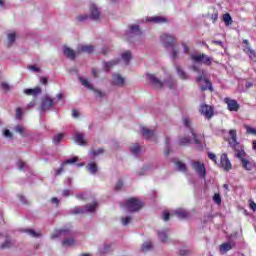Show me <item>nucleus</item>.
<instances>
[{
  "label": "nucleus",
  "instance_id": "f257e3e1",
  "mask_svg": "<svg viewBox=\"0 0 256 256\" xmlns=\"http://www.w3.org/2000/svg\"><path fill=\"white\" fill-rule=\"evenodd\" d=\"M227 142L229 147L232 148V151L235 152L234 157L241 161L245 171H253V169H256V162L247 159L249 156L247 155V152H245V146L237 141V130L232 129L229 131Z\"/></svg>",
  "mask_w": 256,
  "mask_h": 256
},
{
  "label": "nucleus",
  "instance_id": "f03ea898",
  "mask_svg": "<svg viewBox=\"0 0 256 256\" xmlns=\"http://www.w3.org/2000/svg\"><path fill=\"white\" fill-rule=\"evenodd\" d=\"M183 123H184L185 127H188L191 136H190V138H181L179 141V144L180 145H189V143H191V141H194V143H196V145H199V143H201L202 140L197 138V135L195 134V132L190 128L191 120H189V118H184Z\"/></svg>",
  "mask_w": 256,
  "mask_h": 256
},
{
  "label": "nucleus",
  "instance_id": "7ed1b4c3",
  "mask_svg": "<svg viewBox=\"0 0 256 256\" xmlns=\"http://www.w3.org/2000/svg\"><path fill=\"white\" fill-rule=\"evenodd\" d=\"M143 207V202H141L137 198H130L124 204V209L129 213H135V211H139Z\"/></svg>",
  "mask_w": 256,
  "mask_h": 256
},
{
  "label": "nucleus",
  "instance_id": "20e7f679",
  "mask_svg": "<svg viewBox=\"0 0 256 256\" xmlns=\"http://www.w3.org/2000/svg\"><path fill=\"white\" fill-rule=\"evenodd\" d=\"M96 209H97V203L94 202L92 204L86 205L85 209L81 207H75L71 210V213L73 215H79V213H93L95 212Z\"/></svg>",
  "mask_w": 256,
  "mask_h": 256
},
{
  "label": "nucleus",
  "instance_id": "39448f33",
  "mask_svg": "<svg viewBox=\"0 0 256 256\" xmlns=\"http://www.w3.org/2000/svg\"><path fill=\"white\" fill-rule=\"evenodd\" d=\"M191 59L195 61V63H204V65H211V63H213V58L205 54H193Z\"/></svg>",
  "mask_w": 256,
  "mask_h": 256
},
{
  "label": "nucleus",
  "instance_id": "423d86ee",
  "mask_svg": "<svg viewBox=\"0 0 256 256\" xmlns=\"http://www.w3.org/2000/svg\"><path fill=\"white\" fill-rule=\"evenodd\" d=\"M237 233H232L230 235L226 236V242H225V251H231V249H235V246L237 245Z\"/></svg>",
  "mask_w": 256,
  "mask_h": 256
},
{
  "label": "nucleus",
  "instance_id": "0eeeda50",
  "mask_svg": "<svg viewBox=\"0 0 256 256\" xmlns=\"http://www.w3.org/2000/svg\"><path fill=\"white\" fill-rule=\"evenodd\" d=\"M244 45V53H246V55H248L250 61H253V63H256V53L255 50H253L251 48V44H249V40H243Z\"/></svg>",
  "mask_w": 256,
  "mask_h": 256
},
{
  "label": "nucleus",
  "instance_id": "6e6552de",
  "mask_svg": "<svg viewBox=\"0 0 256 256\" xmlns=\"http://www.w3.org/2000/svg\"><path fill=\"white\" fill-rule=\"evenodd\" d=\"M225 103L227 105V109L228 111L237 113V111H239L241 105H239V102H237V100L235 99H231V98H225Z\"/></svg>",
  "mask_w": 256,
  "mask_h": 256
},
{
  "label": "nucleus",
  "instance_id": "1a4fd4ad",
  "mask_svg": "<svg viewBox=\"0 0 256 256\" xmlns=\"http://www.w3.org/2000/svg\"><path fill=\"white\" fill-rule=\"evenodd\" d=\"M192 167L200 177H205L207 171L205 170V165L199 161L192 162Z\"/></svg>",
  "mask_w": 256,
  "mask_h": 256
},
{
  "label": "nucleus",
  "instance_id": "9d476101",
  "mask_svg": "<svg viewBox=\"0 0 256 256\" xmlns=\"http://www.w3.org/2000/svg\"><path fill=\"white\" fill-rule=\"evenodd\" d=\"M197 83L201 85L202 91H207L209 89L210 91H213V88L211 87V82L203 77H199L196 79Z\"/></svg>",
  "mask_w": 256,
  "mask_h": 256
},
{
  "label": "nucleus",
  "instance_id": "9b49d317",
  "mask_svg": "<svg viewBox=\"0 0 256 256\" xmlns=\"http://www.w3.org/2000/svg\"><path fill=\"white\" fill-rule=\"evenodd\" d=\"M200 113L207 119H211L213 117V108L209 105H202L200 107Z\"/></svg>",
  "mask_w": 256,
  "mask_h": 256
},
{
  "label": "nucleus",
  "instance_id": "f8f14e48",
  "mask_svg": "<svg viewBox=\"0 0 256 256\" xmlns=\"http://www.w3.org/2000/svg\"><path fill=\"white\" fill-rule=\"evenodd\" d=\"M53 105H55V100L46 97L41 104V109L42 111H48V109H51V107H53Z\"/></svg>",
  "mask_w": 256,
  "mask_h": 256
},
{
  "label": "nucleus",
  "instance_id": "ddd939ff",
  "mask_svg": "<svg viewBox=\"0 0 256 256\" xmlns=\"http://www.w3.org/2000/svg\"><path fill=\"white\" fill-rule=\"evenodd\" d=\"M148 79L151 81L152 85L156 87V89H161L163 87V82H161L155 75L149 74Z\"/></svg>",
  "mask_w": 256,
  "mask_h": 256
},
{
  "label": "nucleus",
  "instance_id": "4468645a",
  "mask_svg": "<svg viewBox=\"0 0 256 256\" xmlns=\"http://www.w3.org/2000/svg\"><path fill=\"white\" fill-rule=\"evenodd\" d=\"M161 41L164 43L166 47H169V45H173L175 38L169 34H164L161 36Z\"/></svg>",
  "mask_w": 256,
  "mask_h": 256
},
{
  "label": "nucleus",
  "instance_id": "2eb2a0df",
  "mask_svg": "<svg viewBox=\"0 0 256 256\" xmlns=\"http://www.w3.org/2000/svg\"><path fill=\"white\" fill-rule=\"evenodd\" d=\"M77 161H79V157H77V156H75V157H73V158H70V159L64 161V162L62 163L61 168L56 171V175H61V172L63 171V166H64V165H71V164H73V163H77Z\"/></svg>",
  "mask_w": 256,
  "mask_h": 256
},
{
  "label": "nucleus",
  "instance_id": "dca6fc26",
  "mask_svg": "<svg viewBox=\"0 0 256 256\" xmlns=\"http://www.w3.org/2000/svg\"><path fill=\"white\" fill-rule=\"evenodd\" d=\"M71 235V231L69 230H57L55 233L52 234V239H57V237H69Z\"/></svg>",
  "mask_w": 256,
  "mask_h": 256
},
{
  "label": "nucleus",
  "instance_id": "f3484780",
  "mask_svg": "<svg viewBox=\"0 0 256 256\" xmlns=\"http://www.w3.org/2000/svg\"><path fill=\"white\" fill-rule=\"evenodd\" d=\"M95 48L92 45H81L78 47V53H93Z\"/></svg>",
  "mask_w": 256,
  "mask_h": 256
},
{
  "label": "nucleus",
  "instance_id": "a211bd4d",
  "mask_svg": "<svg viewBox=\"0 0 256 256\" xmlns=\"http://www.w3.org/2000/svg\"><path fill=\"white\" fill-rule=\"evenodd\" d=\"M25 95H32L33 97H37V95H41V88L36 87L33 89L24 90Z\"/></svg>",
  "mask_w": 256,
  "mask_h": 256
},
{
  "label": "nucleus",
  "instance_id": "6ab92c4d",
  "mask_svg": "<svg viewBox=\"0 0 256 256\" xmlns=\"http://www.w3.org/2000/svg\"><path fill=\"white\" fill-rule=\"evenodd\" d=\"M90 11H91V18L94 19V20H97L99 19V9L97 8V6H95V4H92L90 6Z\"/></svg>",
  "mask_w": 256,
  "mask_h": 256
},
{
  "label": "nucleus",
  "instance_id": "aec40b11",
  "mask_svg": "<svg viewBox=\"0 0 256 256\" xmlns=\"http://www.w3.org/2000/svg\"><path fill=\"white\" fill-rule=\"evenodd\" d=\"M112 83L114 85L121 86V85H123V83H125V79L123 77H121V75H119V74H114L113 79H112Z\"/></svg>",
  "mask_w": 256,
  "mask_h": 256
},
{
  "label": "nucleus",
  "instance_id": "412c9836",
  "mask_svg": "<svg viewBox=\"0 0 256 256\" xmlns=\"http://www.w3.org/2000/svg\"><path fill=\"white\" fill-rule=\"evenodd\" d=\"M147 21H150L152 23H166L167 19L165 17L156 16V17L147 18Z\"/></svg>",
  "mask_w": 256,
  "mask_h": 256
},
{
  "label": "nucleus",
  "instance_id": "4be33fe9",
  "mask_svg": "<svg viewBox=\"0 0 256 256\" xmlns=\"http://www.w3.org/2000/svg\"><path fill=\"white\" fill-rule=\"evenodd\" d=\"M175 215L178 219H187L189 217V213L183 209L176 210Z\"/></svg>",
  "mask_w": 256,
  "mask_h": 256
},
{
  "label": "nucleus",
  "instance_id": "5701e85b",
  "mask_svg": "<svg viewBox=\"0 0 256 256\" xmlns=\"http://www.w3.org/2000/svg\"><path fill=\"white\" fill-rule=\"evenodd\" d=\"M74 140L76 143H78V145H86L87 144V142H85V137L83 136V134L77 133L74 137Z\"/></svg>",
  "mask_w": 256,
  "mask_h": 256
},
{
  "label": "nucleus",
  "instance_id": "b1692460",
  "mask_svg": "<svg viewBox=\"0 0 256 256\" xmlns=\"http://www.w3.org/2000/svg\"><path fill=\"white\" fill-rule=\"evenodd\" d=\"M64 55L68 57L69 59H75V51H73L69 47H64Z\"/></svg>",
  "mask_w": 256,
  "mask_h": 256
},
{
  "label": "nucleus",
  "instance_id": "393cba45",
  "mask_svg": "<svg viewBox=\"0 0 256 256\" xmlns=\"http://www.w3.org/2000/svg\"><path fill=\"white\" fill-rule=\"evenodd\" d=\"M142 135L143 137H145V139H151V137H153V135H155V132H153L152 130H149L147 128H142Z\"/></svg>",
  "mask_w": 256,
  "mask_h": 256
},
{
  "label": "nucleus",
  "instance_id": "a878e982",
  "mask_svg": "<svg viewBox=\"0 0 256 256\" xmlns=\"http://www.w3.org/2000/svg\"><path fill=\"white\" fill-rule=\"evenodd\" d=\"M62 245L63 247H73V245H75V240L73 238L64 239Z\"/></svg>",
  "mask_w": 256,
  "mask_h": 256
},
{
  "label": "nucleus",
  "instance_id": "bb28decb",
  "mask_svg": "<svg viewBox=\"0 0 256 256\" xmlns=\"http://www.w3.org/2000/svg\"><path fill=\"white\" fill-rule=\"evenodd\" d=\"M122 59L125 62V64L127 65L129 63V61H131V51H126L122 54Z\"/></svg>",
  "mask_w": 256,
  "mask_h": 256
},
{
  "label": "nucleus",
  "instance_id": "cd10ccee",
  "mask_svg": "<svg viewBox=\"0 0 256 256\" xmlns=\"http://www.w3.org/2000/svg\"><path fill=\"white\" fill-rule=\"evenodd\" d=\"M80 83H82V85L84 87H86L87 89H93V85H91V83L89 82V80L85 79V78H80Z\"/></svg>",
  "mask_w": 256,
  "mask_h": 256
},
{
  "label": "nucleus",
  "instance_id": "c85d7f7f",
  "mask_svg": "<svg viewBox=\"0 0 256 256\" xmlns=\"http://www.w3.org/2000/svg\"><path fill=\"white\" fill-rule=\"evenodd\" d=\"M225 25L229 27V25H233V18H231V14L225 13Z\"/></svg>",
  "mask_w": 256,
  "mask_h": 256
},
{
  "label": "nucleus",
  "instance_id": "c756f323",
  "mask_svg": "<svg viewBox=\"0 0 256 256\" xmlns=\"http://www.w3.org/2000/svg\"><path fill=\"white\" fill-rule=\"evenodd\" d=\"M131 33H134V35H141V30L139 29L138 25H132L130 26Z\"/></svg>",
  "mask_w": 256,
  "mask_h": 256
},
{
  "label": "nucleus",
  "instance_id": "7c9ffc66",
  "mask_svg": "<svg viewBox=\"0 0 256 256\" xmlns=\"http://www.w3.org/2000/svg\"><path fill=\"white\" fill-rule=\"evenodd\" d=\"M15 43V32L8 34V47H11Z\"/></svg>",
  "mask_w": 256,
  "mask_h": 256
},
{
  "label": "nucleus",
  "instance_id": "2f4dec72",
  "mask_svg": "<svg viewBox=\"0 0 256 256\" xmlns=\"http://www.w3.org/2000/svg\"><path fill=\"white\" fill-rule=\"evenodd\" d=\"M87 169L90 171V173H97V164L90 163L87 165Z\"/></svg>",
  "mask_w": 256,
  "mask_h": 256
},
{
  "label": "nucleus",
  "instance_id": "473e14b6",
  "mask_svg": "<svg viewBox=\"0 0 256 256\" xmlns=\"http://www.w3.org/2000/svg\"><path fill=\"white\" fill-rule=\"evenodd\" d=\"M176 167L178 171H187V166L183 162H180V161L176 162Z\"/></svg>",
  "mask_w": 256,
  "mask_h": 256
},
{
  "label": "nucleus",
  "instance_id": "72a5a7b5",
  "mask_svg": "<svg viewBox=\"0 0 256 256\" xmlns=\"http://www.w3.org/2000/svg\"><path fill=\"white\" fill-rule=\"evenodd\" d=\"M63 137H64V135L61 134V133L56 135V136H54L53 143H55V145L61 143V141H63Z\"/></svg>",
  "mask_w": 256,
  "mask_h": 256
},
{
  "label": "nucleus",
  "instance_id": "f704fd0d",
  "mask_svg": "<svg viewBox=\"0 0 256 256\" xmlns=\"http://www.w3.org/2000/svg\"><path fill=\"white\" fill-rule=\"evenodd\" d=\"M176 69L179 77H181L182 79H188L187 74L181 69V67H177Z\"/></svg>",
  "mask_w": 256,
  "mask_h": 256
},
{
  "label": "nucleus",
  "instance_id": "c9c22d12",
  "mask_svg": "<svg viewBox=\"0 0 256 256\" xmlns=\"http://www.w3.org/2000/svg\"><path fill=\"white\" fill-rule=\"evenodd\" d=\"M149 249H153V244L151 242H145L142 245V251H149Z\"/></svg>",
  "mask_w": 256,
  "mask_h": 256
},
{
  "label": "nucleus",
  "instance_id": "e433bc0d",
  "mask_svg": "<svg viewBox=\"0 0 256 256\" xmlns=\"http://www.w3.org/2000/svg\"><path fill=\"white\" fill-rule=\"evenodd\" d=\"M113 65H117V61L106 62V63L104 64V69H105V71H109V69H110L111 67H113Z\"/></svg>",
  "mask_w": 256,
  "mask_h": 256
},
{
  "label": "nucleus",
  "instance_id": "4c0bfd02",
  "mask_svg": "<svg viewBox=\"0 0 256 256\" xmlns=\"http://www.w3.org/2000/svg\"><path fill=\"white\" fill-rule=\"evenodd\" d=\"M159 239L162 241V243H165L167 241V233L164 231L158 233Z\"/></svg>",
  "mask_w": 256,
  "mask_h": 256
},
{
  "label": "nucleus",
  "instance_id": "58836bf2",
  "mask_svg": "<svg viewBox=\"0 0 256 256\" xmlns=\"http://www.w3.org/2000/svg\"><path fill=\"white\" fill-rule=\"evenodd\" d=\"M16 133H20V135H25V127L18 125L15 127Z\"/></svg>",
  "mask_w": 256,
  "mask_h": 256
},
{
  "label": "nucleus",
  "instance_id": "ea45409f",
  "mask_svg": "<svg viewBox=\"0 0 256 256\" xmlns=\"http://www.w3.org/2000/svg\"><path fill=\"white\" fill-rule=\"evenodd\" d=\"M16 119H18V120L23 119V109L22 108L16 109Z\"/></svg>",
  "mask_w": 256,
  "mask_h": 256
},
{
  "label": "nucleus",
  "instance_id": "a19ab883",
  "mask_svg": "<svg viewBox=\"0 0 256 256\" xmlns=\"http://www.w3.org/2000/svg\"><path fill=\"white\" fill-rule=\"evenodd\" d=\"M131 151L134 155H138L140 151L139 144H135L134 146L131 147Z\"/></svg>",
  "mask_w": 256,
  "mask_h": 256
},
{
  "label": "nucleus",
  "instance_id": "79ce46f5",
  "mask_svg": "<svg viewBox=\"0 0 256 256\" xmlns=\"http://www.w3.org/2000/svg\"><path fill=\"white\" fill-rule=\"evenodd\" d=\"M11 245H13V242H11V240H6V242L1 245V249H9Z\"/></svg>",
  "mask_w": 256,
  "mask_h": 256
},
{
  "label": "nucleus",
  "instance_id": "37998d69",
  "mask_svg": "<svg viewBox=\"0 0 256 256\" xmlns=\"http://www.w3.org/2000/svg\"><path fill=\"white\" fill-rule=\"evenodd\" d=\"M213 201L216 203V205H221V196L219 194H215Z\"/></svg>",
  "mask_w": 256,
  "mask_h": 256
},
{
  "label": "nucleus",
  "instance_id": "c03bdc74",
  "mask_svg": "<svg viewBox=\"0 0 256 256\" xmlns=\"http://www.w3.org/2000/svg\"><path fill=\"white\" fill-rule=\"evenodd\" d=\"M231 169V161H229V158L227 156L225 157V171H229Z\"/></svg>",
  "mask_w": 256,
  "mask_h": 256
},
{
  "label": "nucleus",
  "instance_id": "a18cd8bd",
  "mask_svg": "<svg viewBox=\"0 0 256 256\" xmlns=\"http://www.w3.org/2000/svg\"><path fill=\"white\" fill-rule=\"evenodd\" d=\"M18 168L20 169V171H23V169H27V164L23 161H19Z\"/></svg>",
  "mask_w": 256,
  "mask_h": 256
},
{
  "label": "nucleus",
  "instance_id": "49530a36",
  "mask_svg": "<svg viewBox=\"0 0 256 256\" xmlns=\"http://www.w3.org/2000/svg\"><path fill=\"white\" fill-rule=\"evenodd\" d=\"M28 235H31V237H40L41 234L35 232V230H27Z\"/></svg>",
  "mask_w": 256,
  "mask_h": 256
},
{
  "label": "nucleus",
  "instance_id": "de8ad7c7",
  "mask_svg": "<svg viewBox=\"0 0 256 256\" xmlns=\"http://www.w3.org/2000/svg\"><path fill=\"white\" fill-rule=\"evenodd\" d=\"M131 223V216H127L126 218H122L123 225H129Z\"/></svg>",
  "mask_w": 256,
  "mask_h": 256
},
{
  "label": "nucleus",
  "instance_id": "09e8293b",
  "mask_svg": "<svg viewBox=\"0 0 256 256\" xmlns=\"http://www.w3.org/2000/svg\"><path fill=\"white\" fill-rule=\"evenodd\" d=\"M1 87L4 89V91H9L11 89V86H9L7 82H2Z\"/></svg>",
  "mask_w": 256,
  "mask_h": 256
},
{
  "label": "nucleus",
  "instance_id": "8fccbe9b",
  "mask_svg": "<svg viewBox=\"0 0 256 256\" xmlns=\"http://www.w3.org/2000/svg\"><path fill=\"white\" fill-rule=\"evenodd\" d=\"M28 69H30V71H34L35 73H39V71H41V69L35 65L28 66Z\"/></svg>",
  "mask_w": 256,
  "mask_h": 256
},
{
  "label": "nucleus",
  "instance_id": "3c124183",
  "mask_svg": "<svg viewBox=\"0 0 256 256\" xmlns=\"http://www.w3.org/2000/svg\"><path fill=\"white\" fill-rule=\"evenodd\" d=\"M162 217L164 221H169V217H171V215L169 214V212L164 211Z\"/></svg>",
  "mask_w": 256,
  "mask_h": 256
},
{
  "label": "nucleus",
  "instance_id": "603ef678",
  "mask_svg": "<svg viewBox=\"0 0 256 256\" xmlns=\"http://www.w3.org/2000/svg\"><path fill=\"white\" fill-rule=\"evenodd\" d=\"M208 157H209V159H211V161H214V163H217V160H216L217 156H215V154L209 152Z\"/></svg>",
  "mask_w": 256,
  "mask_h": 256
},
{
  "label": "nucleus",
  "instance_id": "864d4df0",
  "mask_svg": "<svg viewBox=\"0 0 256 256\" xmlns=\"http://www.w3.org/2000/svg\"><path fill=\"white\" fill-rule=\"evenodd\" d=\"M246 131H247V133H251L252 135H256V129L255 128L247 127Z\"/></svg>",
  "mask_w": 256,
  "mask_h": 256
},
{
  "label": "nucleus",
  "instance_id": "5fc2aeb1",
  "mask_svg": "<svg viewBox=\"0 0 256 256\" xmlns=\"http://www.w3.org/2000/svg\"><path fill=\"white\" fill-rule=\"evenodd\" d=\"M101 153H103V149H98V150H94L92 151V155H94V157H96V155H101Z\"/></svg>",
  "mask_w": 256,
  "mask_h": 256
},
{
  "label": "nucleus",
  "instance_id": "6e6d98bb",
  "mask_svg": "<svg viewBox=\"0 0 256 256\" xmlns=\"http://www.w3.org/2000/svg\"><path fill=\"white\" fill-rule=\"evenodd\" d=\"M40 83H42V85H47V83H48L47 77H41L40 78Z\"/></svg>",
  "mask_w": 256,
  "mask_h": 256
},
{
  "label": "nucleus",
  "instance_id": "4d7b16f0",
  "mask_svg": "<svg viewBox=\"0 0 256 256\" xmlns=\"http://www.w3.org/2000/svg\"><path fill=\"white\" fill-rule=\"evenodd\" d=\"M122 187H123V182L118 181V183L116 184V190L119 191L120 189H122Z\"/></svg>",
  "mask_w": 256,
  "mask_h": 256
},
{
  "label": "nucleus",
  "instance_id": "13d9d810",
  "mask_svg": "<svg viewBox=\"0 0 256 256\" xmlns=\"http://www.w3.org/2000/svg\"><path fill=\"white\" fill-rule=\"evenodd\" d=\"M4 136H5V137H13V134H11V131H9V130L6 129V130L4 131Z\"/></svg>",
  "mask_w": 256,
  "mask_h": 256
},
{
  "label": "nucleus",
  "instance_id": "bf43d9fd",
  "mask_svg": "<svg viewBox=\"0 0 256 256\" xmlns=\"http://www.w3.org/2000/svg\"><path fill=\"white\" fill-rule=\"evenodd\" d=\"M87 18H88L87 15H81V16L77 17L78 21H85V19H87Z\"/></svg>",
  "mask_w": 256,
  "mask_h": 256
},
{
  "label": "nucleus",
  "instance_id": "052dcab7",
  "mask_svg": "<svg viewBox=\"0 0 256 256\" xmlns=\"http://www.w3.org/2000/svg\"><path fill=\"white\" fill-rule=\"evenodd\" d=\"M62 195H64V197H69V195H71V191L70 190H64Z\"/></svg>",
  "mask_w": 256,
  "mask_h": 256
},
{
  "label": "nucleus",
  "instance_id": "680f3d73",
  "mask_svg": "<svg viewBox=\"0 0 256 256\" xmlns=\"http://www.w3.org/2000/svg\"><path fill=\"white\" fill-rule=\"evenodd\" d=\"M245 87L246 89H251V87H253V82H246Z\"/></svg>",
  "mask_w": 256,
  "mask_h": 256
},
{
  "label": "nucleus",
  "instance_id": "e2e57ef3",
  "mask_svg": "<svg viewBox=\"0 0 256 256\" xmlns=\"http://www.w3.org/2000/svg\"><path fill=\"white\" fill-rule=\"evenodd\" d=\"M250 209H252V211H256V203L255 202L250 203Z\"/></svg>",
  "mask_w": 256,
  "mask_h": 256
},
{
  "label": "nucleus",
  "instance_id": "0e129e2a",
  "mask_svg": "<svg viewBox=\"0 0 256 256\" xmlns=\"http://www.w3.org/2000/svg\"><path fill=\"white\" fill-rule=\"evenodd\" d=\"M220 253H222V255L225 253V244L220 245Z\"/></svg>",
  "mask_w": 256,
  "mask_h": 256
},
{
  "label": "nucleus",
  "instance_id": "69168bd1",
  "mask_svg": "<svg viewBox=\"0 0 256 256\" xmlns=\"http://www.w3.org/2000/svg\"><path fill=\"white\" fill-rule=\"evenodd\" d=\"M72 116L73 117H78L79 116V112L77 110H73L72 111Z\"/></svg>",
  "mask_w": 256,
  "mask_h": 256
},
{
  "label": "nucleus",
  "instance_id": "338daca9",
  "mask_svg": "<svg viewBox=\"0 0 256 256\" xmlns=\"http://www.w3.org/2000/svg\"><path fill=\"white\" fill-rule=\"evenodd\" d=\"M184 47V53H189V47H187L185 44H182Z\"/></svg>",
  "mask_w": 256,
  "mask_h": 256
},
{
  "label": "nucleus",
  "instance_id": "774afa93",
  "mask_svg": "<svg viewBox=\"0 0 256 256\" xmlns=\"http://www.w3.org/2000/svg\"><path fill=\"white\" fill-rule=\"evenodd\" d=\"M52 203H56V205H59V199H57V198H52Z\"/></svg>",
  "mask_w": 256,
  "mask_h": 256
}]
</instances>
